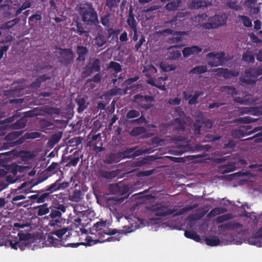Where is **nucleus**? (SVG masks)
<instances>
[{
	"mask_svg": "<svg viewBox=\"0 0 262 262\" xmlns=\"http://www.w3.org/2000/svg\"><path fill=\"white\" fill-rule=\"evenodd\" d=\"M132 230L130 228H128L126 230H118L116 229H111L106 227L105 221H100L95 223L91 229L92 234H94L96 236H98L99 239H104L105 235H113L116 233L120 236V234L126 233L130 232Z\"/></svg>",
	"mask_w": 262,
	"mask_h": 262,
	"instance_id": "nucleus-1",
	"label": "nucleus"
},
{
	"mask_svg": "<svg viewBox=\"0 0 262 262\" xmlns=\"http://www.w3.org/2000/svg\"><path fill=\"white\" fill-rule=\"evenodd\" d=\"M78 11L83 22L87 24L98 23L97 13L91 3L80 4Z\"/></svg>",
	"mask_w": 262,
	"mask_h": 262,
	"instance_id": "nucleus-2",
	"label": "nucleus"
},
{
	"mask_svg": "<svg viewBox=\"0 0 262 262\" xmlns=\"http://www.w3.org/2000/svg\"><path fill=\"white\" fill-rule=\"evenodd\" d=\"M213 122L208 118H203L202 120L196 119L193 124L192 129L195 136L200 137L204 133L208 132L212 127Z\"/></svg>",
	"mask_w": 262,
	"mask_h": 262,
	"instance_id": "nucleus-3",
	"label": "nucleus"
},
{
	"mask_svg": "<svg viewBox=\"0 0 262 262\" xmlns=\"http://www.w3.org/2000/svg\"><path fill=\"white\" fill-rule=\"evenodd\" d=\"M258 120V118L253 119L250 116H244L239 117L238 121L241 123L246 124V125L241 126L238 130V133L242 137L250 135L257 131L256 127L252 129L251 126L248 124L256 122Z\"/></svg>",
	"mask_w": 262,
	"mask_h": 262,
	"instance_id": "nucleus-4",
	"label": "nucleus"
},
{
	"mask_svg": "<svg viewBox=\"0 0 262 262\" xmlns=\"http://www.w3.org/2000/svg\"><path fill=\"white\" fill-rule=\"evenodd\" d=\"M262 75V67L250 68L245 71L244 77H241V82L246 84H254L256 83V78L258 76Z\"/></svg>",
	"mask_w": 262,
	"mask_h": 262,
	"instance_id": "nucleus-5",
	"label": "nucleus"
},
{
	"mask_svg": "<svg viewBox=\"0 0 262 262\" xmlns=\"http://www.w3.org/2000/svg\"><path fill=\"white\" fill-rule=\"evenodd\" d=\"M85 240L86 241V243L81 242V243H69V245L68 246H70V247H72V248H76V247H78L79 245L92 246V245H93L97 243H104L105 241H107V242L119 241L120 240V236H119V235H117L115 236L108 237L105 239H99V238L98 239H93V238L91 236L87 235L85 238Z\"/></svg>",
	"mask_w": 262,
	"mask_h": 262,
	"instance_id": "nucleus-6",
	"label": "nucleus"
},
{
	"mask_svg": "<svg viewBox=\"0 0 262 262\" xmlns=\"http://www.w3.org/2000/svg\"><path fill=\"white\" fill-rule=\"evenodd\" d=\"M58 61L63 66L67 67L73 62L75 56L70 49H59Z\"/></svg>",
	"mask_w": 262,
	"mask_h": 262,
	"instance_id": "nucleus-7",
	"label": "nucleus"
},
{
	"mask_svg": "<svg viewBox=\"0 0 262 262\" xmlns=\"http://www.w3.org/2000/svg\"><path fill=\"white\" fill-rule=\"evenodd\" d=\"M35 194L29 196L28 198L31 200L32 203H43L50 199L52 192L46 189H40L37 191H32Z\"/></svg>",
	"mask_w": 262,
	"mask_h": 262,
	"instance_id": "nucleus-8",
	"label": "nucleus"
},
{
	"mask_svg": "<svg viewBox=\"0 0 262 262\" xmlns=\"http://www.w3.org/2000/svg\"><path fill=\"white\" fill-rule=\"evenodd\" d=\"M151 211L157 216H165L173 213L176 210L169 209L168 205L163 204H156L151 207Z\"/></svg>",
	"mask_w": 262,
	"mask_h": 262,
	"instance_id": "nucleus-9",
	"label": "nucleus"
},
{
	"mask_svg": "<svg viewBox=\"0 0 262 262\" xmlns=\"http://www.w3.org/2000/svg\"><path fill=\"white\" fill-rule=\"evenodd\" d=\"M133 98L134 101L144 109H149L152 106L151 102L154 101V97L151 96L138 94L135 95Z\"/></svg>",
	"mask_w": 262,
	"mask_h": 262,
	"instance_id": "nucleus-10",
	"label": "nucleus"
},
{
	"mask_svg": "<svg viewBox=\"0 0 262 262\" xmlns=\"http://www.w3.org/2000/svg\"><path fill=\"white\" fill-rule=\"evenodd\" d=\"M114 19V15L110 13H107L100 17V23L104 27L108 28L107 31L110 33H112L113 31Z\"/></svg>",
	"mask_w": 262,
	"mask_h": 262,
	"instance_id": "nucleus-11",
	"label": "nucleus"
},
{
	"mask_svg": "<svg viewBox=\"0 0 262 262\" xmlns=\"http://www.w3.org/2000/svg\"><path fill=\"white\" fill-rule=\"evenodd\" d=\"M100 61L99 59H95L91 63L88 64L85 68L83 74L87 76H90L93 72L100 71Z\"/></svg>",
	"mask_w": 262,
	"mask_h": 262,
	"instance_id": "nucleus-12",
	"label": "nucleus"
},
{
	"mask_svg": "<svg viewBox=\"0 0 262 262\" xmlns=\"http://www.w3.org/2000/svg\"><path fill=\"white\" fill-rule=\"evenodd\" d=\"M217 74L222 76L225 79H230L232 77H236L238 75V72L233 70H230L227 68H217L215 71Z\"/></svg>",
	"mask_w": 262,
	"mask_h": 262,
	"instance_id": "nucleus-13",
	"label": "nucleus"
},
{
	"mask_svg": "<svg viewBox=\"0 0 262 262\" xmlns=\"http://www.w3.org/2000/svg\"><path fill=\"white\" fill-rule=\"evenodd\" d=\"M60 181V179L57 180L54 183L47 187V190L48 191H50V192L52 193L57 190L64 189L69 186L68 182H63L61 183Z\"/></svg>",
	"mask_w": 262,
	"mask_h": 262,
	"instance_id": "nucleus-14",
	"label": "nucleus"
},
{
	"mask_svg": "<svg viewBox=\"0 0 262 262\" xmlns=\"http://www.w3.org/2000/svg\"><path fill=\"white\" fill-rule=\"evenodd\" d=\"M240 113L242 115L245 114H249L255 116L262 115V105L243 108L241 110Z\"/></svg>",
	"mask_w": 262,
	"mask_h": 262,
	"instance_id": "nucleus-15",
	"label": "nucleus"
},
{
	"mask_svg": "<svg viewBox=\"0 0 262 262\" xmlns=\"http://www.w3.org/2000/svg\"><path fill=\"white\" fill-rule=\"evenodd\" d=\"M243 225L234 221H230L226 224L221 225L220 228L224 230H230L238 231L243 228Z\"/></svg>",
	"mask_w": 262,
	"mask_h": 262,
	"instance_id": "nucleus-16",
	"label": "nucleus"
},
{
	"mask_svg": "<svg viewBox=\"0 0 262 262\" xmlns=\"http://www.w3.org/2000/svg\"><path fill=\"white\" fill-rule=\"evenodd\" d=\"M46 244L49 246H53L55 247H59L63 246L65 247H70L67 246L69 244L66 245L64 243L63 239H57L53 237V236H49L47 240L46 241Z\"/></svg>",
	"mask_w": 262,
	"mask_h": 262,
	"instance_id": "nucleus-17",
	"label": "nucleus"
},
{
	"mask_svg": "<svg viewBox=\"0 0 262 262\" xmlns=\"http://www.w3.org/2000/svg\"><path fill=\"white\" fill-rule=\"evenodd\" d=\"M50 79L51 77L47 74H45L40 75L36 78L34 82L30 84L29 88L35 90L38 89L40 88L41 83Z\"/></svg>",
	"mask_w": 262,
	"mask_h": 262,
	"instance_id": "nucleus-18",
	"label": "nucleus"
},
{
	"mask_svg": "<svg viewBox=\"0 0 262 262\" xmlns=\"http://www.w3.org/2000/svg\"><path fill=\"white\" fill-rule=\"evenodd\" d=\"M202 51V48L198 46H192L184 48L182 51V53L184 57H187L191 55L199 54Z\"/></svg>",
	"mask_w": 262,
	"mask_h": 262,
	"instance_id": "nucleus-19",
	"label": "nucleus"
},
{
	"mask_svg": "<svg viewBox=\"0 0 262 262\" xmlns=\"http://www.w3.org/2000/svg\"><path fill=\"white\" fill-rule=\"evenodd\" d=\"M27 118L26 117H23L17 120L15 122L9 124H8V128L17 130L24 128L26 126Z\"/></svg>",
	"mask_w": 262,
	"mask_h": 262,
	"instance_id": "nucleus-20",
	"label": "nucleus"
},
{
	"mask_svg": "<svg viewBox=\"0 0 262 262\" xmlns=\"http://www.w3.org/2000/svg\"><path fill=\"white\" fill-rule=\"evenodd\" d=\"M10 245L12 249L17 250L18 248L21 251L24 250L27 247L31 246L30 243L18 241L17 239L16 241H10Z\"/></svg>",
	"mask_w": 262,
	"mask_h": 262,
	"instance_id": "nucleus-21",
	"label": "nucleus"
},
{
	"mask_svg": "<svg viewBox=\"0 0 262 262\" xmlns=\"http://www.w3.org/2000/svg\"><path fill=\"white\" fill-rule=\"evenodd\" d=\"M186 34L185 31H176L173 34V36L168 39L169 43H179L184 40L183 36Z\"/></svg>",
	"mask_w": 262,
	"mask_h": 262,
	"instance_id": "nucleus-22",
	"label": "nucleus"
},
{
	"mask_svg": "<svg viewBox=\"0 0 262 262\" xmlns=\"http://www.w3.org/2000/svg\"><path fill=\"white\" fill-rule=\"evenodd\" d=\"M42 19V16L40 13L34 14L28 18V23L31 28H34L40 24Z\"/></svg>",
	"mask_w": 262,
	"mask_h": 262,
	"instance_id": "nucleus-23",
	"label": "nucleus"
},
{
	"mask_svg": "<svg viewBox=\"0 0 262 262\" xmlns=\"http://www.w3.org/2000/svg\"><path fill=\"white\" fill-rule=\"evenodd\" d=\"M77 54L78 57L76 59L77 61H84L86 59V55L89 52V50L84 46H78L77 47Z\"/></svg>",
	"mask_w": 262,
	"mask_h": 262,
	"instance_id": "nucleus-24",
	"label": "nucleus"
},
{
	"mask_svg": "<svg viewBox=\"0 0 262 262\" xmlns=\"http://www.w3.org/2000/svg\"><path fill=\"white\" fill-rule=\"evenodd\" d=\"M121 160L119 152L111 153L107 155L104 160V163L108 164H112L117 163Z\"/></svg>",
	"mask_w": 262,
	"mask_h": 262,
	"instance_id": "nucleus-25",
	"label": "nucleus"
},
{
	"mask_svg": "<svg viewBox=\"0 0 262 262\" xmlns=\"http://www.w3.org/2000/svg\"><path fill=\"white\" fill-rule=\"evenodd\" d=\"M110 191L114 194L124 195L127 192V189L124 186H120L118 184H112L110 187Z\"/></svg>",
	"mask_w": 262,
	"mask_h": 262,
	"instance_id": "nucleus-26",
	"label": "nucleus"
},
{
	"mask_svg": "<svg viewBox=\"0 0 262 262\" xmlns=\"http://www.w3.org/2000/svg\"><path fill=\"white\" fill-rule=\"evenodd\" d=\"M189 149L188 144L185 145L179 144L177 147L171 150V154L174 155H181L184 152L188 151Z\"/></svg>",
	"mask_w": 262,
	"mask_h": 262,
	"instance_id": "nucleus-27",
	"label": "nucleus"
},
{
	"mask_svg": "<svg viewBox=\"0 0 262 262\" xmlns=\"http://www.w3.org/2000/svg\"><path fill=\"white\" fill-rule=\"evenodd\" d=\"M15 118V116H13L6 119L4 123H0V136H3L6 134V130L8 129V123L13 122Z\"/></svg>",
	"mask_w": 262,
	"mask_h": 262,
	"instance_id": "nucleus-28",
	"label": "nucleus"
},
{
	"mask_svg": "<svg viewBox=\"0 0 262 262\" xmlns=\"http://www.w3.org/2000/svg\"><path fill=\"white\" fill-rule=\"evenodd\" d=\"M158 9L156 6H151L143 11L146 20L152 19L155 17V11Z\"/></svg>",
	"mask_w": 262,
	"mask_h": 262,
	"instance_id": "nucleus-29",
	"label": "nucleus"
},
{
	"mask_svg": "<svg viewBox=\"0 0 262 262\" xmlns=\"http://www.w3.org/2000/svg\"><path fill=\"white\" fill-rule=\"evenodd\" d=\"M26 139H27L25 138L24 135L18 139H17V140L14 142H5L3 143V148L6 149L11 147H15L16 145H20L25 142Z\"/></svg>",
	"mask_w": 262,
	"mask_h": 262,
	"instance_id": "nucleus-30",
	"label": "nucleus"
},
{
	"mask_svg": "<svg viewBox=\"0 0 262 262\" xmlns=\"http://www.w3.org/2000/svg\"><path fill=\"white\" fill-rule=\"evenodd\" d=\"M23 131L21 130H15L11 133H9L5 137L4 140H6V142H14L22 134Z\"/></svg>",
	"mask_w": 262,
	"mask_h": 262,
	"instance_id": "nucleus-31",
	"label": "nucleus"
},
{
	"mask_svg": "<svg viewBox=\"0 0 262 262\" xmlns=\"http://www.w3.org/2000/svg\"><path fill=\"white\" fill-rule=\"evenodd\" d=\"M91 141H97V144H99L100 146L95 145L94 146V150L97 152L102 151L104 150L102 147L103 143L101 140V134L98 133V134L93 135L91 138Z\"/></svg>",
	"mask_w": 262,
	"mask_h": 262,
	"instance_id": "nucleus-32",
	"label": "nucleus"
},
{
	"mask_svg": "<svg viewBox=\"0 0 262 262\" xmlns=\"http://www.w3.org/2000/svg\"><path fill=\"white\" fill-rule=\"evenodd\" d=\"M208 57H214L217 59L220 62V65H222L225 61H227L228 60L225 58V53L223 52L220 53H214L213 52H210L207 54Z\"/></svg>",
	"mask_w": 262,
	"mask_h": 262,
	"instance_id": "nucleus-33",
	"label": "nucleus"
},
{
	"mask_svg": "<svg viewBox=\"0 0 262 262\" xmlns=\"http://www.w3.org/2000/svg\"><path fill=\"white\" fill-rule=\"evenodd\" d=\"M119 152L121 160L125 158L135 157L137 155L135 154V152H134V148H128L124 151H119Z\"/></svg>",
	"mask_w": 262,
	"mask_h": 262,
	"instance_id": "nucleus-34",
	"label": "nucleus"
},
{
	"mask_svg": "<svg viewBox=\"0 0 262 262\" xmlns=\"http://www.w3.org/2000/svg\"><path fill=\"white\" fill-rule=\"evenodd\" d=\"M205 241L206 245L212 247L218 246L221 243L219 238L215 236L206 237L205 238Z\"/></svg>",
	"mask_w": 262,
	"mask_h": 262,
	"instance_id": "nucleus-35",
	"label": "nucleus"
},
{
	"mask_svg": "<svg viewBox=\"0 0 262 262\" xmlns=\"http://www.w3.org/2000/svg\"><path fill=\"white\" fill-rule=\"evenodd\" d=\"M98 175L100 177L106 179H112L116 176V173L114 171H108L103 169L99 170Z\"/></svg>",
	"mask_w": 262,
	"mask_h": 262,
	"instance_id": "nucleus-36",
	"label": "nucleus"
},
{
	"mask_svg": "<svg viewBox=\"0 0 262 262\" xmlns=\"http://www.w3.org/2000/svg\"><path fill=\"white\" fill-rule=\"evenodd\" d=\"M207 71V67L206 66H198L190 70L189 74H201L206 73Z\"/></svg>",
	"mask_w": 262,
	"mask_h": 262,
	"instance_id": "nucleus-37",
	"label": "nucleus"
},
{
	"mask_svg": "<svg viewBox=\"0 0 262 262\" xmlns=\"http://www.w3.org/2000/svg\"><path fill=\"white\" fill-rule=\"evenodd\" d=\"M147 129L144 126L135 127L130 132V135L133 137H136L143 133H146Z\"/></svg>",
	"mask_w": 262,
	"mask_h": 262,
	"instance_id": "nucleus-38",
	"label": "nucleus"
},
{
	"mask_svg": "<svg viewBox=\"0 0 262 262\" xmlns=\"http://www.w3.org/2000/svg\"><path fill=\"white\" fill-rule=\"evenodd\" d=\"M184 235L186 237L193 239L196 242H200L201 238L199 235L195 232L192 230H186L184 232Z\"/></svg>",
	"mask_w": 262,
	"mask_h": 262,
	"instance_id": "nucleus-39",
	"label": "nucleus"
},
{
	"mask_svg": "<svg viewBox=\"0 0 262 262\" xmlns=\"http://www.w3.org/2000/svg\"><path fill=\"white\" fill-rule=\"evenodd\" d=\"M68 159L70 160L68 165L69 166H75L79 161L80 157L77 151L74 152L73 155L68 157Z\"/></svg>",
	"mask_w": 262,
	"mask_h": 262,
	"instance_id": "nucleus-40",
	"label": "nucleus"
},
{
	"mask_svg": "<svg viewBox=\"0 0 262 262\" xmlns=\"http://www.w3.org/2000/svg\"><path fill=\"white\" fill-rule=\"evenodd\" d=\"M35 209H37V214L38 216H42L47 214L50 211L49 208L48 207V205L46 203L36 207Z\"/></svg>",
	"mask_w": 262,
	"mask_h": 262,
	"instance_id": "nucleus-41",
	"label": "nucleus"
},
{
	"mask_svg": "<svg viewBox=\"0 0 262 262\" xmlns=\"http://www.w3.org/2000/svg\"><path fill=\"white\" fill-rule=\"evenodd\" d=\"M227 211V209L223 207H216L212 209L208 214L207 216L213 217L217 215L223 213Z\"/></svg>",
	"mask_w": 262,
	"mask_h": 262,
	"instance_id": "nucleus-42",
	"label": "nucleus"
},
{
	"mask_svg": "<svg viewBox=\"0 0 262 262\" xmlns=\"http://www.w3.org/2000/svg\"><path fill=\"white\" fill-rule=\"evenodd\" d=\"M259 236L255 235V233L253 234L252 236L248 239V242L249 244L256 246L257 247H261L262 243L260 241Z\"/></svg>",
	"mask_w": 262,
	"mask_h": 262,
	"instance_id": "nucleus-43",
	"label": "nucleus"
},
{
	"mask_svg": "<svg viewBox=\"0 0 262 262\" xmlns=\"http://www.w3.org/2000/svg\"><path fill=\"white\" fill-rule=\"evenodd\" d=\"M78 105L77 111L79 113L82 112L88 106L85 99L83 98H78L76 100Z\"/></svg>",
	"mask_w": 262,
	"mask_h": 262,
	"instance_id": "nucleus-44",
	"label": "nucleus"
},
{
	"mask_svg": "<svg viewBox=\"0 0 262 262\" xmlns=\"http://www.w3.org/2000/svg\"><path fill=\"white\" fill-rule=\"evenodd\" d=\"M19 168V166L14 163L6 166V169L8 171V173H11L13 176L16 175Z\"/></svg>",
	"mask_w": 262,
	"mask_h": 262,
	"instance_id": "nucleus-45",
	"label": "nucleus"
},
{
	"mask_svg": "<svg viewBox=\"0 0 262 262\" xmlns=\"http://www.w3.org/2000/svg\"><path fill=\"white\" fill-rule=\"evenodd\" d=\"M140 116V111L135 110L132 109L129 110L126 114L125 117L127 120L133 119L137 117H139Z\"/></svg>",
	"mask_w": 262,
	"mask_h": 262,
	"instance_id": "nucleus-46",
	"label": "nucleus"
},
{
	"mask_svg": "<svg viewBox=\"0 0 262 262\" xmlns=\"http://www.w3.org/2000/svg\"><path fill=\"white\" fill-rule=\"evenodd\" d=\"M95 43L98 47H102L106 43L105 37L100 34H98L96 37Z\"/></svg>",
	"mask_w": 262,
	"mask_h": 262,
	"instance_id": "nucleus-47",
	"label": "nucleus"
},
{
	"mask_svg": "<svg viewBox=\"0 0 262 262\" xmlns=\"http://www.w3.org/2000/svg\"><path fill=\"white\" fill-rule=\"evenodd\" d=\"M202 94V93L199 91H195L194 92V94L191 96L190 98H189L188 100V104L189 105H193L199 103L198 98Z\"/></svg>",
	"mask_w": 262,
	"mask_h": 262,
	"instance_id": "nucleus-48",
	"label": "nucleus"
},
{
	"mask_svg": "<svg viewBox=\"0 0 262 262\" xmlns=\"http://www.w3.org/2000/svg\"><path fill=\"white\" fill-rule=\"evenodd\" d=\"M227 6L231 9L235 11H240L242 9V6L238 4L237 1H228Z\"/></svg>",
	"mask_w": 262,
	"mask_h": 262,
	"instance_id": "nucleus-49",
	"label": "nucleus"
},
{
	"mask_svg": "<svg viewBox=\"0 0 262 262\" xmlns=\"http://www.w3.org/2000/svg\"><path fill=\"white\" fill-rule=\"evenodd\" d=\"M223 173H227L233 171L236 169L235 163L233 162L229 164L225 165L222 167Z\"/></svg>",
	"mask_w": 262,
	"mask_h": 262,
	"instance_id": "nucleus-50",
	"label": "nucleus"
},
{
	"mask_svg": "<svg viewBox=\"0 0 262 262\" xmlns=\"http://www.w3.org/2000/svg\"><path fill=\"white\" fill-rule=\"evenodd\" d=\"M18 236L19 237V240H18V241L25 242L30 243V242H34L33 239H30V234L29 233L25 234L23 233H18Z\"/></svg>",
	"mask_w": 262,
	"mask_h": 262,
	"instance_id": "nucleus-51",
	"label": "nucleus"
},
{
	"mask_svg": "<svg viewBox=\"0 0 262 262\" xmlns=\"http://www.w3.org/2000/svg\"><path fill=\"white\" fill-rule=\"evenodd\" d=\"M127 25L133 29V30L137 29L136 20L132 14H129V16L127 19Z\"/></svg>",
	"mask_w": 262,
	"mask_h": 262,
	"instance_id": "nucleus-52",
	"label": "nucleus"
},
{
	"mask_svg": "<svg viewBox=\"0 0 262 262\" xmlns=\"http://www.w3.org/2000/svg\"><path fill=\"white\" fill-rule=\"evenodd\" d=\"M238 17L242 21L245 27L250 28L252 26V21L248 16L239 15Z\"/></svg>",
	"mask_w": 262,
	"mask_h": 262,
	"instance_id": "nucleus-53",
	"label": "nucleus"
},
{
	"mask_svg": "<svg viewBox=\"0 0 262 262\" xmlns=\"http://www.w3.org/2000/svg\"><path fill=\"white\" fill-rule=\"evenodd\" d=\"M108 68L113 69L116 73H118L122 71V68L120 64L115 61H111Z\"/></svg>",
	"mask_w": 262,
	"mask_h": 262,
	"instance_id": "nucleus-54",
	"label": "nucleus"
},
{
	"mask_svg": "<svg viewBox=\"0 0 262 262\" xmlns=\"http://www.w3.org/2000/svg\"><path fill=\"white\" fill-rule=\"evenodd\" d=\"M19 19L18 18H15L12 20L9 21L4 23L2 28L4 29H9L13 27L17 23H18Z\"/></svg>",
	"mask_w": 262,
	"mask_h": 262,
	"instance_id": "nucleus-55",
	"label": "nucleus"
},
{
	"mask_svg": "<svg viewBox=\"0 0 262 262\" xmlns=\"http://www.w3.org/2000/svg\"><path fill=\"white\" fill-rule=\"evenodd\" d=\"M242 60L247 62H254L255 58L254 55L250 52H247L243 55Z\"/></svg>",
	"mask_w": 262,
	"mask_h": 262,
	"instance_id": "nucleus-56",
	"label": "nucleus"
},
{
	"mask_svg": "<svg viewBox=\"0 0 262 262\" xmlns=\"http://www.w3.org/2000/svg\"><path fill=\"white\" fill-rule=\"evenodd\" d=\"M231 219L232 216L231 214H225L222 215L218 216L216 218V222L217 223H222Z\"/></svg>",
	"mask_w": 262,
	"mask_h": 262,
	"instance_id": "nucleus-57",
	"label": "nucleus"
},
{
	"mask_svg": "<svg viewBox=\"0 0 262 262\" xmlns=\"http://www.w3.org/2000/svg\"><path fill=\"white\" fill-rule=\"evenodd\" d=\"M211 5V3L210 2H206L202 0H198L194 3V7L196 9H199L203 7H207L208 5Z\"/></svg>",
	"mask_w": 262,
	"mask_h": 262,
	"instance_id": "nucleus-58",
	"label": "nucleus"
},
{
	"mask_svg": "<svg viewBox=\"0 0 262 262\" xmlns=\"http://www.w3.org/2000/svg\"><path fill=\"white\" fill-rule=\"evenodd\" d=\"M181 56V53L180 51L177 50L170 52L168 54V58L171 60H176Z\"/></svg>",
	"mask_w": 262,
	"mask_h": 262,
	"instance_id": "nucleus-59",
	"label": "nucleus"
},
{
	"mask_svg": "<svg viewBox=\"0 0 262 262\" xmlns=\"http://www.w3.org/2000/svg\"><path fill=\"white\" fill-rule=\"evenodd\" d=\"M221 136H215L213 134L208 133L205 135L204 140L205 142H213L219 140Z\"/></svg>",
	"mask_w": 262,
	"mask_h": 262,
	"instance_id": "nucleus-60",
	"label": "nucleus"
},
{
	"mask_svg": "<svg viewBox=\"0 0 262 262\" xmlns=\"http://www.w3.org/2000/svg\"><path fill=\"white\" fill-rule=\"evenodd\" d=\"M81 192L80 190H75L71 195L72 200L76 202L80 201L82 199Z\"/></svg>",
	"mask_w": 262,
	"mask_h": 262,
	"instance_id": "nucleus-61",
	"label": "nucleus"
},
{
	"mask_svg": "<svg viewBox=\"0 0 262 262\" xmlns=\"http://www.w3.org/2000/svg\"><path fill=\"white\" fill-rule=\"evenodd\" d=\"M41 134L37 132L27 133L25 137L27 139H34L40 137Z\"/></svg>",
	"mask_w": 262,
	"mask_h": 262,
	"instance_id": "nucleus-62",
	"label": "nucleus"
},
{
	"mask_svg": "<svg viewBox=\"0 0 262 262\" xmlns=\"http://www.w3.org/2000/svg\"><path fill=\"white\" fill-rule=\"evenodd\" d=\"M174 122L176 124L178 125V126L176 127L177 130H181L182 131H184L185 130V125L180 118L178 117L175 118Z\"/></svg>",
	"mask_w": 262,
	"mask_h": 262,
	"instance_id": "nucleus-63",
	"label": "nucleus"
},
{
	"mask_svg": "<svg viewBox=\"0 0 262 262\" xmlns=\"http://www.w3.org/2000/svg\"><path fill=\"white\" fill-rule=\"evenodd\" d=\"M76 28H77V33L79 35H83L84 36H88V32L84 30V28L82 26V25L79 24L77 23L76 25Z\"/></svg>",
	"mask_w": 262,
	"mask_h": 262,
	"instance_id": "nucleus-64",
	"label": "nucleus"
}]
</instances>
